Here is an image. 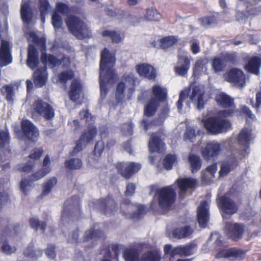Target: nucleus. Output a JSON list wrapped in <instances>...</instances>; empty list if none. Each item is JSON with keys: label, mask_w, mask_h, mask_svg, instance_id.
<instances>
[{"label": "nucleus", "mask_w": 261, "mask_h": 261, "mask_svg": "<svg viewBox=\"0 0 261 261\" xmlns=\"http://www.w3.org/2000/svg\"><path fill=\"white\" fill-rule=\"evenodd\" d=\"M115 63L114 55L105 48L101 53L100 63L99 83L101 95L106 94L108 88L117 79V75L113 69Z\"/></svg>", "instance_id": "f257e3e1"}, {"label": "nucleus", "mask_w": 261, "mask_h": 261, "mask_svg": "<svg viewBox=\"0 0 261 261\" xmlns=\"http://www.w3.org/2000/svg\"><path fill=\"white\" fill-rule=\"evenodd\" d=\"M189 91H190L189 99L196 105L197 109L200 110L203 108L205 103L204 88L202 85L193 83L190 85L189 90L185 89L180 93L179 98L177 102V107L179 112L181 111L182 102L188 97Z\"/></svg>", "instance_id": "f03ea898"}, {"label": "nucleus", "mask_w": 261, "mask_h": 261, "mask_svg": "<svg viewBox=\"0 0 261 261\" xmlns=\"http://www.w3.org/2000/svg\"><path fill=\"white\" fill-rule=\"evenodd\" d=\"M231 115L229 111L225 110L219 113V116L210 117L203 120L206 130L212 134H218L227 131L231 127V123L221 116L227 117Z\"/></svg>", "instance_id": "7ed1b4c3"}, {"label": "nucleus", "mask_w": 261, "mask_h": 261, "mask_svg": "<svg viewBox=\"0 0 261 261\" xmlns=\"http://www.w3.org/2000/svg\"><path fill=\"white\" fill-rule=\"evenodd\" d=\"M27 38L29 42L32 43L29 45L28 49L27 65L31 68L34 69L39 63L38 53L35 46L41 50L45 49V41L44 37H38L34 32H30Z\"/></svg>", "instance_id": "20e7f679"}, {"label": "nucleus", "mask_w": 261, "mask_h": 261, "mask_svg": "<svg viewBox=\"0 0 261 261\" xmlns=\"http://www.w3.org/2000/svg\"><path fill=\"white\" fill-rule=\"evenodd\" d=\"M67 25L70 31L77 39H82L88 37L89 31L86 24L75 16H70L66 22Z\"/></svg>", "instance_id": "39448f33"}, {"label": "nucleus", "mask_w": 261, "mask_h": 261, "mask_svg": "<svg viewBox=\"0 0 261 261\" xmlns=\"http://www.w3.org/2000/svg\"><path fill=\"white\" fill-rule=\"evenodd\" d=\"M157 194L159 204L164 210L169 208L175 201L176 194L173 186L159 189Z\"/></svg>", "instance_id": "423d86ee"}, {"label": "nucleus", "mask_w": 261, "mask_h": 261, "mask_svg": "<svg viewBox=\"0 0 261 261\" xmlns=\"http://www.w3.org/2000/svg\"><path fill=\"white\" fill-rule=\"evenodd\" d=\"M138 254L132 249L126 250L123 253L125 261H160V256L157 252H148L143 254L140 258H138Z\"/></svg>", "instance_id": "0eeeda50"}, {"label": "nucleus", "mask_w": 261, "mask_h": 261, "mask_svg": "<svg viewBox=\"0 0 261 261\" xmlns=\"http://www.w3.org/2000/svg\"><path fill=\"white\" fill-rule=\"evenodd\" d=\"M224 79L227 82L234 86L242 88L245 84V75L243 71L238 68H232L223 75Z\"/></svg>", "instance_id": "6e6552de"}, {"label": "nucleus", "mask_w": 261, "mask_h": 261, "mask_svg": "<svg viewBox=\"0 0 261 261\" xmlns=\"http://www.w3.org/2000/svg\"><path fill=\"white\" fill-rule=\"evenodd\" d=\"M164 251L165 254L170 255V260H171L175 255H179L180 256H189L195 252V248L191 246H179L172 248L171 245H166L164 246Z\"/></svg>", "instance_id": "1a4fd4ad"}, {"label": "nucleus", "mask_w": 261, "mask_h": 261, "mask_svg": "<svg viewBox=\"0 0 261 261\" xmlns=\"http://www.w3.org/2000/svg\"><path fill=\"white\" fill-rule=\"evenodd\" d=\"M33 108L37 114L46 120L51 119L54 117L55 112L53 108L41 100H36L33 105Z\"/></svg>", "instance_id": "9d476101"}, {"label": "nucleus", "mask_w": 261, "mask_h": 261, "mask_svg": "<svg viewBox=\"0 0 261 261\" xmlns=\"http://www.w3.org/2000/svg\"><path fill=\"white\" fill-rule=\"evenodd\" d=\"M21 128L23 132V136L21 139H27L32 141H36L39 135L37 128L30 121L24 120L21 122Z\"/></svg>", "instance_id": "9b49d317"}, {"label": "nucleus", "mask_w": 261, "mask_h": 261, "mask_svg": "<svg viewBox=\"0 0 261 261\" xmlns=\"http://www.w3.org/2000/svg\"><path fill=\"white\" fill-rule=\"evenodd\" d=\"M96 129L92 128L84 132L77 142L76 146L72 151V155H75L82 150L94 138L96 135Z\"/></svg>", "instance_id": "f8f14e48"}, {"label": "nucleus", "mask_w": 261, "mask_h": 261, "mask_svg": "<svg viewBox=\"0 0 261 261\" xmlns=\"http://www.w3.org/2000/svg\"><path fill=\"white\" fill-rule=\"evenodd\" d=\"M117 167L119 172L125 178H129L141 168V165L139 163L135 162L119 163Z\"/></svg>", "instance_id": "ddd939ff"}, {"label": "nucleus", "mask_w": 261, "mask_h": 261, "mask_svg": "<svg viewBox=\"0 0 261 261\" xmlns=\"http://www.w3.org/2000/svg\"><path fill=\"white\" fill-rule=\"evenodd\" d=\"M226 235L234 240L241 239L244 232V226L239 223H226L224 227Z\"/></svg>", "instance_id": "4468645a"}, {"label": "nucleus", "mask_w": 261, "mask_h": 261, "mask_svg": "<svg viewBox=\"0 0 261 261\" xmlns=\"http://www.w3.org/2000/svg\"><path fill=\"white\" fill-rule=\"evenodd\" d=\"M164 135L157 133L151 135L149 142V149L150 152H161L164 150L165 144L163 142Z\"/></svg>", "instance_id": "2eb2a0df"}, {"label": "nucleus", "mask_w": 261, "mask_h": 261, "mask_svg": "<svg viewBox=\"0 0 261 261\" xmlns=\"http://www.w3.org/2000/svg\"><path fill=\"white\" fill-rule=\"evenodd\" d=\"M220 151V144L215 141L206 143L205 147L201 149V154L206 160H210L218 155Z\"/></svg>", "instance_id": "dca6fc26"}, {"label": "nucleus", "mask_w": 261, "mask_h": 261, "mask_svg": "<svg viewBox=\"0 0 261 261\" xmlns=\"http://www.w3.org/2000/svg\"><path fill=\"white\" fill-rule=\"evenodd\" d=\"M120 82L117 86L116 97L118 101H121L124 96V90L128 86H132L135 82L132 73L125 74L123 81Z\"/></svg>", "instance_id": "f3484780"}, {"label": "nucleus", "mask_w": 261, "mask_h": 261, "mask_svg": "<svg viewBox=\"0 0 261 261\" xmlns=\"http://www.w3.org/2000/svg\"><path fill=\"white\" fill-rule=\"evenodd\" d=\"M12 62L9 42L3 40L0 47V66H5Z\"/></svg>", "instance_id": "a211bd4d"}, {"label": "nucleus", "mask_w": 261, "mask_h": 261, "mask_svg": "<svg viewBox=\"0 0 261 261\" xmlns=\"http://www.w3.org/2000/svg\"><path fill=\"white\" fill-rule=\"evenodd\" d=\"M219 205L224 213L222 215L223 217L224 215H231L237 212V208L234 202L225 196L219 198Z\"/></svg>", "instance_id": "6ab92c4d"}, {"label": "nucleus", "mask_w": 261, "mask_h": 261, "mask_svg": "<svg viewBox=\"0 0 261 261\" xmlns=\"http://www.w3.org/2000/svg\"><path fill=\"white\" fill-rule=\"evenodd\" d=\"M138 73L149 80H154L156 76V71L154 67L148 64H139L136 66Z\"/></svg>", "instance_id": "aec40b11"}, {"label": "nucleus", "mask_w": 261, "mask_h": 261, "mask_svg": "<svg viewBox=\"0 0 261 261\" xmlns=\"http://www.w3.org/2000/svg\"><path fill=\"white\" fill-rule=\"evenodd\" d=\"M208 203L206 201L202 202L198 208V222L199 225L202 227H205L206 223L208 221Z\"/></svg>", "instance_id": "412c9836"}, {"label": "nucleus", "mask_w": 261, "mask_h": 261, "mask_svg": "<svg viewBox=\"0 0 261 261\" xmlns=\"http://www.w3.org/2000/svg\"><path fill=\"white\" fill-rule=\"evenodd\" d=\"M41 60L46 65L50 67H55L63 64V66H68L70 64V60L68 57H64L61 62L59 59L56 58L52 55H47L42 53L41 56Z\"/></svg>", "instance_id": "4be33fe9"}, {"label": "nucleus", "mask_w": 261, "mask_h": 261, "mask_svg": "<svg viewBox=\"0 0 261 261\" xmlns=\"http://www.w3.org/2000/svg\"><path fill=\"white\" fill-rule=\"evenodd\" d=\"M230 55L227 54L224 56L213 58L211 64L214 73H218L224 70L226 66V62L229 61Z\"/></svg>", "instance_id": "5701e85b"}, {"label": "nucleus", "mask_w": 261, "mask_h": 261, "mask_svg": "<svg viewBox=\"0 0 261 261\" xmlns=\"http://www.w3.org/2000/svg\"><path fill=\"white\" fill-rule=\"evenodd\" d=\"M244 256V253L240 250L236 248H230L222 250L218 253L216 257L217 258L224 257L230 259H241Z\"/></svg>", "instance_id": "b1692460"}, {"label": "nucleus", "mask_w": 261, "mask_h": 261, "mask_svg": "<svg viewBox=\"0 0 261 261\" xmlns=\"http://www.w3.org/2000/svg\"><path fill=\"white\" fill-rule=\"evenodd\" d=\"M253 137L251 133V130L249 128H244L242 129L238 136V143L245 149L247 148Z\"/></svg>", "instance_id": "393cba45"}, {"label": "nucleus", "mask_w": 261, "mask_h": 261, "mask_svg": "<svg viewBox=\"0 0 261 261\" xmlns=\"http://www.w3.org/2000/svg\"><path fill=\"white\" fill-rule=\"evenodd\" d=\"M176 182L180 189L179 196L182 198L185 197V193L188 189L194 187L197 184L196 180L192 178L177 179Z\"/></svg>", "instance_id": "a878e982"}, {"label": "nucleus", "mask_w": 261, "mask_h": 261, "mask_svg": "<svg viewBox=\"0 0 261 261\" xmlns=\"http://www.w3.org/2000/svg\"><path fill=\"white\" fill-rule=\"evenodd\" d=\"M47 74L46 68L43 67L36 70L33 75L34 83L37 87H40L45 85L47 81Z\"/></svg>", "instance_id": "bb28decb"}, {"label": "nucleus", "mask_w": 261, "mask_h": 261, "mask_svg": "<svg viewBox=\"0 0 261 261\" xmlns=\"http://www.w3.org/2000/svg\"><path fill=\"white\" fill-rule=\"evenodd\" d=\"M178 64L175 67L176 72L179 75H185L190 68V59L186 56H180Z\"/></svg>", "instance_id": "cd10ccee"}, {"label": "nucleus", "mask_w": 261, "mask_h": 261, "mask_svg": "<svg viewBox=\"0 0 261 261\" xmlns=\"http://www.w3.org/2000/svg\"><path fill=\"white\" fill-rule=\"evenodd\" d=\"M152 96L151 98H153L158 102H163L167 98L166 89L159 85H156L152 87Z\"/></svg>", "instance_id": "c85d7f7f"}, {"label": "nucleus", "mask_w": 261, "mask_h": 261, "mask_svg": "<svg viewBox=\"0 0 261 261\" xmlns=\"http://www.w3.org/2000/svg\"><path fill=\"white\" fill-rule=\"evenodd\" d=\"M216 101L221 106L224 108H230L229 110H227L231 112V114L233 113V102L232 99L223 93H220L217 94L216 96Z\"/></svg>", "instance_id": "c756f323"}, {"label": "nucleus", "mask_w": 261, "mask_h": 261, "mask_svg": "<svg viewBox=\"0 0 261 261\" xmlns=\"http://www.w3.org/2000/svg\"><path fill=\"white\" fill-rule=\"evenodd\" d=\"M261 66V59L254 57L251 58L248 61V63L245 66L246 70L250 72L258 75L259 73V68Z\"/></svg>", "instance_id": "7c9ffc66"}, {"label": "nucleus", "mask_w": 261, "mask_h": 261, "mask_svg": "<svg viewBox=\"0 0 261 261\" xmlns=\"http://www.w3.org/2000/svg\"><path fill=\"white\" fill-rule=\"evenodd\" d=\"M193 232V229L189 226H180L173 230L172 235L177 239H182L189 237Z\"/></svg>", "instance_id": "2f4dec72"}, {"label": "nucleus", "mask_w": 261, "mask_h": 261, "mask_svg": "<svg viewBox=\"0 0 261 261\" xmlns=\"http://www.w3.org/2000/svg\"><path fill=\"white\" fill-rule=\"evenodd\" d=\"M81 89V85L79 81L74 80L72 82L71 89L69 92V95L72 101H76L79 98Z\"/></svg>", "instance_id": "473e14b6"}, {"label": "nucleus", "mask_w": 261, "mask_h": 261, "mask_svg": "<svg viewBox=\"0 0 261 261\" xmlns=\"http://www.w3.org/2000/svg\"><path fill=\"white\" fill-rule=\"evenodd\" d=\"M159 103L153 98H150L144 107V115L147 117H151L154 115L156 111Z\"/></svg>", "instance_id": "72a5a7b5"}, {"label": "nucleus", "mask_w": 261, "mask_h": 261, "mask_svg": "<svg viewBox=\"0 0 261 261\" xmlns=\"http://www.w3.org/2000/svg\"><path fill=\"white\" fill-rule=\"evenodd\" d=\"M21 16L23 21L26 23H29L32 17V12L27 3L22 2L20 10Z\"/></svg>", "instance_id": "f704fd0d"}, {"label": "nucleus", "mask_w": 261, "mask_h": 261, "mask_svg": "<svg viewBox=\"0 0 261 261\" xmlns=\"http://www.w3.org/2000/svg\"><path fill=\"white\" fill-rule=\"evenodd\" d=\"M169 110L168 109L164 110L160 114L158 119L156 121L152 122L149 124H146L144 120H143V123L144 124V128L145 130H147L151 128L153 126H157L161 125L165 120L166 116L168 114Z\"/></svg>", "instance_id": "c9c22d12"}, {"label": "nucleus", "mask_w": 261, "mask_h": 261, "mask_svg": "<svg viewBox=\"0 0 261 261\" xmlns=\"http://www.w3.org/2000/svg\"><path fill=\"white\" fill-rule=\"evenodd\" d=\"M208 73V70L206 66V63L203 60H199L195 64L194 67V74L198 75L201 74Z\"/></svg>", "instance_id": "e433bc0d"}, {"label": "nucleus", "mask_w": 261, "mask_h": 261, "mask_svg": "<svg viewBox=\"0 0 261 261\" xmlns=\"http://www.w3.org/2000/svg\"><path fill=\"white\" fill-rule=\"evenodd\" d=\"M217 166L216 164H213L207 167L206 170L202 172L201 177L203 180L208 182L211 180L214 176V174L216 172Z\"/></svg>", "instance_id": "4c0bfd02"}, {"label": "nucleus", "mask_w": 261, "mask_h": 261, "mask_svg": "<svg viewBox=\"0 0 261 261\" xmlns=\"http://www.w3.org/2000/svg\"><path fill=\"white\" fill-rule=\"evenodd\" d=\"M188 160L193 173L196 172L199 170L201 163L199 156L193 154H190L188 156Z\"/></svg>", "instance_id": "58836bf2"}, {"label": "nucleus", "mask_w": 261, "mask_h": 261, "mask_svg": "<svg viewBox=\"0 0 261 261\" xmlns=\"http://www.w3.org/2000/svg\"><path fill=\"white\" fill-rule=\"evenodd\" d=\"M57 183V180L55 177H52L47 180L42 185L41 195L43 196L48 195Z\"/></svg>", "instance_id": "ea45409f"}, {"label": "nucleus", "mask_w": 261, "mask_h": 261, "mask_svg": "<svg viewBox=\"0 0 261 261\" xmlns=\"http://www.w3.org/2000/svg\"><path fill=\"white\" fill-rule=\"evenodd\" d=\"M145 18L149 21H159L161 18V14L153 8H148L146 10Z\"/></svg>", "instance_id": "a19ab883"}, {"label": "nucleus", "mask_w": 261, "mask_h": 261, "mask_svg": "<svg viewBox=\"0 0 261 261\" xmlns=\"http://www.w3.org/2000/svg\"><path fill=\"white\" fill-rule=\"evenodd\" d=\"M103 148V144L102 142H97L95 146L94 150V154L93 157V161L91 163V166L96 167L97 163L98 161V158L100 156L101 152L102 151Z\"/></svg>", "instance_id": "79ce46f5"}, {"label": "nucleus", "mask_w": 261, "mask_h": 261, "mask_svg": "<svg viewBox=\"0 0 261 261\" xmlns=\"http://www.w3.org/2000/svg\"><path fill=\"white\" fill-rule=\"evenodd\" d=\"M82 166V162L79 159L73 158L66 161L65 166L70 170H76L80 168Z\"/></svg>", "instance_id": "37998d69"}, {"label": "nucleus", "mask_w": 261, "mask_h": 261, "mask_svg": "<svg viewBox=\"0 0 261 261\" xmlns=\"http://www.w3.org/2000/svg\"><path fill=\"white\" fill-rule=\"evenodd\" d=\"M177 163V158L175 154H167L164 160L163 165L167 170H170L172 168V166L175 165Z\"/></svg>", "instance_id": "c03bdc74"}, {"label": "nucleus", "mask_w": 261, "mask_h": 261, "mask_svg": "<svg viewBox=\"0 0 261 261\" xmlns=\"http://www.w3.org/2000/svg\"><path fill=\"white\" fill-rule=\"evenodd\" d=\"M25 256L30 257L33 258H37L40 257L42 254V251L39 249H33L32 245H29L24 252Z\"/></svg>", "instance_id": "a18cd8bd"}, {"label": "nucleus", "mask_w": 261, "mask_h": 261, "mask_svg": "<svg viewBox=\"0 0 261 261\" xmlns=\"http://www.w3.org/2000/svg\"><path fill=\"white\" fill-rule=\"evenodd\" d=\"M102 35L103 37H110L113 42L116 43L121 42L123 39L122 36L114 31L105 30L102 32Z\"/></svg>", "instance_id": "49530a36"}, {"label": "nucleus", "mask_w": 261, "mask_h": 261, "mask_svg": "<svg viewBox=\"0 0 261 261\" xmlns=\"http://www.w3.org/2000/svg\"><path fill=\"white\" fill-rule=\"evenodd\" d=\"M73 76V73L72 71H67L62 72L58 77H54L53 81L54 82L58 81L65 82L67 80L71 79Z\"/></svg>", "instance_id": "de8ad7c7"}, {"label": "nucleus", "mask_w": 261, "mask_h": 261, "mask_svg": "<svg viewBox=\"0 0 261 261\" xmlns=\"http://www.w3.org/2000/svg\"><path fill=\"white\" fill-rule=\"evenodd\" d=\"M199 130H197L196 133V130L195 128L188 127L184 135V139L186 140H189L190 142H193L195 140L196 136L199 135Z\"/></svg>", "instance_id": "09e8293b"}, {"label": "nucleus", "mask_w": 261, "mask_h": 261, "mask_svg": "<svg viewBox=\"0 0 261 261\" xmlns=\"http://www.w3.org/2000/svg\"><path fill=\"white\" fill-rule=\"evenodd\" d=\"M10 141L9 133L7 130L0 129V147H7Z\"/></svg>", "instance_id": "8fccbe9b"}, {"label": "nucleus", "mask_w": 261, "mask_h": 261, "mask_svg": "<svg viewBox=\"0 0 261 261\" xmlns=\"http://www.w3.org/2000/svg\"><path fill=\"white\" fill-rule=\"evenodd\" d=\"M177 41L174 36H167L163 38L161 41V46L164 48H167L172 46Z\"/></svg>", "instance_id": "3c124183"}, {"label": "nucleus", "mask_w": 261, "mask_h": 261, "mask_svg": "<svg viewBox=\"0 0 261 261\" xmlns=\"http://www.w3.org/2000/svg\"><path fill=\"white\" fill-rule=\"evenodd\" d=\"M49 7V5L47 1H40V10L41 13V19L43 22H44L45 21L44 15L47 13V11Z\"/></svg>", "instance_id": "603ef678"}, {"label": "nucleus", "mask_w": 261, "mask_h": 261, "mask_svg": "<svg viewBox=\"0 0 261 261\" xmlns=\"http://www.w3.org/2000/svg\"><path fill=\"white\" fill-rule=\"evenodd\" d=\"M31 226L36 230L43 231L46 227V224L44 222L40 221L36 218H32L30 220Z\"/></svg>", "instance_id": "864d4df0"}, {"label": "nucleus", "mask_w": 261, "mask_h": 261, "mask_svg": "<svg viewBox=\"0 0 261 261\" xmlns=\"http://www.w3.org/2000/svg\"><path fill=\"white\" fill-rule=\"evenodd\" d=\"M1 92L6 95L7 100L11 101L13 100L14 92L12 87L10 86H3L1 88Z\"/></svg>", "instance_id": "5fc2aeb1"}, {"label": "nucleus", "mask_w": 261, "mask_h": 261, "mask_svg": "<svg viewBox=\"0 0 261 261\" xmlns=\"http://www.w3.org/2000/svg\"><path fill=\"white\" fill-rule=\"evenodd\" d=\"M2 251L7 255H10L14 252L16 250V248L14 246H11L7 243H4L3 244L1 247Z\"/></svg>", "instance_id": "6e6d98bb"}, {"label": "nucleus", "mask_w": 261, "mask_h": 261, "mask_svg": "<svg viewBox=\"0 0 261 261\" xmlns=\"http://www.w3.org/2000/svg\"><path fill=\"white\" fill-rule=\"evenodd\" d=\"M103 236V233L101 231L96 230H89L87 231L85 233V239L86 240H88L92 238H100Z\"/></svg>", "instance_id": "4d7b16f0"}, {"label": "nucleus", "mask_w": 261, "mask_h": 261, "mask_svg": "<svg viewBox=\"0 0 261 261\" xmlns=\"http://www.w3.org/2000/svg\"><path fill=\"white\" fill-rule=\"evenodd\" d=\"M106 214L107 215H111L113 211L116 208L115 203L113 200L108 199L106 201Z\"/></svg>", "instance_id": "13d9d810"}, {"label": "nucleus", "mask_w": 261, "mask_h": 261, "mask_svg": "<svg viewBox=\"0 0 261 261\" xmlns=\"http://www.w3.org/2000/svg\"><path fill=\"white\" fill-rule=\"evenodd\" d=\"M45 170H46L45 171H39L35 173L31 177V180L32 181H33L39 180L40 178H41L42 177L45 176L50 171V169L49 168H48V167H46Z\"/></svg>", "instance_id": "bf43d9fd"}, {"label": "nucleus", "mask_w": 261, "mask_h": 261, "mask_svg": "<svg viewBox=\"0 0 261 261\" xmlns=\"http://www.w3.org/2000/svg\"><path fill=\"white\" fill-rule=\"evenodd\" d=\"M52 23L55 28H60L62 24L61 17L57 12H55L52 16Z\"/></svg>", "instance_id": "052dcab7"}, {"label": "nucleus", "mask_w": 261, "mask_h": 261, "mask_svg": "<svg viewBox=\"0 0 261 261\" xmlns=\"http://www.w3.org/2000/svg\"><path fill=\"white\" fill-rule=\"evenodd\" d=\"M230 171V167L227 162H223L221 164V169L219 171L220 176L226 175Z\"/></svg>", "instance_id": "680f3d73"}, {"label": "nucleus", "mask_w": 261, "mask_h": 261, "mask_svg": "<svg viewBox=\"0 0 261 261\" xmlns=\"http://www.w3.org/2000/svg\"><path fill=\"white\" fill-rule=\"evenodd\" d=\"M42 152L43 151L41 148L35 149L30 154L29 158L35 160H38L42 155Z\"/></svg>", "instance_id": "e2e57ef3"}, {"label": "nucleus", "mask_w": 261, "mask_h": 261, "mask_svg": "<svg viewBox=\"0 0 261 261\" xmlns=\"http://www.w3.org/2000/svg\"><path fill=\"white\" fill-rule=\"evenodd\" d=\"M9 197L6 192H0V208L9 201Z\"/></svg>", "instance_id": "0e129e2a"}, {"label": "nucleus", "mask_w": 261, "mask_h": 261, "mask_svg": "<svg viewBox=\"0 0 261 261\" xmlns=\"http://www.w3.org/2000/svg\"><path fill=\"white\" fill-rule=\"evenodd\" d=\"M20 188L23 192L27 193L30 190L31 188L29 181L25 179L22 180L20 184Z\"/></svg>", "instance_id": "69168bd1"}, {"label": "nucleus", "mask_w": 261, "mask_h": 261, "mask_svg": "<svg viewBox=\"0 0 261 261\" xmlns=\"http://www.w3.org/2000/svg\"><path fill=\"white\" fill-rule=\"evenodd\" d=\"M68 11V7L66 5L61 3H58L57 5V11L56 12L65 14L67 13Z\"/></svg>", "instance_id": "338daca9"}, {"label": "nucleus", "mask_w": 261, "mask_h": 261, "mask_svg": "<svg viewBox=\"0 0 261 261\" xmlns=\"http://www.w3.org/2000/svg\"><path fill=\"white\" fill-rule=\"evenodd\" d=\"M190 50L194 55L199 53L200 51V48L199 42L196 41L192 42L191 44Z\"/></svg>", "instance_id": "774afa93"}]
</instances>
